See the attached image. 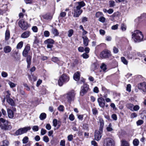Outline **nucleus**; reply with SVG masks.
<instances>
[{
    "label": "nucleus",
    "instance_id": "nucleus-1",
    "mask_svg": "<svg viewBox=\"0 0 146 146\" xmlns=\"http://www.w3.org/2000/svg\"><path fill=\"white\" fill-rule=\"evenodd\" d=\"M85 5V3L83 1L76 2L75 5L74 7V17H79L83 11L81 9V8Z\"/></svg>",
    "mask_w": 146,
    "mask_h": 146
},
{
    "label": "nucleus",
    "instance_id": "nucleus-2",
    "mask_svg": "<svg viewBox=\"0 0 146 146\" xmlns=\"http://www.w3.org/2000/svg\"><path fill=\"white\" fill-rule=\"evenodd\" d=\"M132 38L135 42H139L143 40V36L141 32L137 30L132 32Z\"/></svg>",
    "mask_w": 146,
    "mask_h": 146
},
{
    "label": "nucleus",
    "instance_id": "nucleus-3",
    "mask_svg": "<svg viewBox=\"0 0 146 146\" xmlns=\"http://www.w3.org/2000/svg\"><path fill=\"white\" fill-rule=\"evenodd\" d=\"M9 122L3 118H0V128L3 130L6 131L11 129V126L9 125Z\"/></svg>",
    "mask_w": 146,
    "mask_h": 146
},
{
    "label": "nucleus",
    "instance_id": "nucleus-4",
    "mask_svg": "<svg viewBox=\"0 0 146 146\" xmlns=\"http://www.w3.org/2000/svg\"><path fill=\"white\" fill-rule=\"evenodd\" d=\"M69 80V77L65 74H62L60 78L58 81L59 86H61L62 85L64 82H66Z\"/></svg>",
    "mask_w": 146,
    "mask_h": 146
},
{
    "label": "nucleus",
    "instance_id": "nucleus-5",
    "mask_svg": "<svg viewBox=\"0 0 146 146\" xmlns=\"http://www.w3.org/2000/svg\"><path fill=\"white\" fill-rule=\"evenodd\" d=\"M31 129V127L29 126L20 128L16 131L15 134L16 135H18L26 133Z\"/></svg>",
    "mask_w": 146,
    "mask_h": 146
},
{
    "label": "nucleus",
    "instance_id": "nucleus-6",
    "mask_svg": "<svg viewBox=\"0 0 146 146\" xmlns=\"http://www.w3.org/2000/svg\"><path fill=\"white\" fill-rule=\"evenodd\" d=\"M76 94L74 90H72L67 94L66 98L68 101L70 103L75 99Z\"/></svg>",
    "mask_w": 146,
    "mask_h": 146
},
{
    "label": "nucleus",
    "instance_id": "nucleus-7",
    "mask_svg": "<svg viewBox=\"0 0 146 146\" xmlns=\"http://www.w3.org/2000/svg\"><path fill=\"white\" fill-rule=\"evenodd\" d=\"M89 90V86L84 84L81 87V90L80 92V95L82 96L86 94Z\"/></svg>",
    "mask_w": 146,
    "mask_h": 146
},
{
    "label": "nucleus",
    "instance_id": "nucleus-8",
    "mask_svg": "<svg viewBox=\"0 0 146 146\" xmlns=\"http://www.w3.org/2000/svg\"><path fill=\"white\" fill-rule=\"evenodd\" d=\"M18 24L19 27L23 30H26L28 27L27 23L23 19L19 21Z\"/></svg>",
    "mask_w": 146,
    "mask_h": 146
},
{
    "label": "nucleus",
    "instance_id": "nucleus-9",
    "mask_svg": "<svg viewBox=\"0 0 146 146\" xmlns=\"http://www.w3.org/2000/svg\"><path fill=\"white\" fill-rule=\"evenodd\" d=\"M105 146H114L113 140L111 138H107L104 140Z\"/></svg>",
    "mask_w": 146,
    "mask_h": 146
},
{
    "label": "nucleus",
    "instance_id": "nucleus-10",
    "mask_svg": "<svg viewBox=\"0 0 146 146\" xmlns=\"http://www.w3.org/2000/svg\"><path fill=\"white\" fill-rule=\"evenodd\" d=\"M110 56L111 52L108 50H105L103 51L100 54V56L102 58H108Z\"/></svg>",
    "mask_w": 146,
    "mask_h": 146
},
{
    "label": "nucleus",
    "instance_id": "nucleus-11",
    "mask_svg": "<svg viewBox=\"0 0 146 146\" xmlns=\"http://www.w3.org/2000/svg\"><path fill=\"white\" fill-rule=\"evenodd\" d=\"M102 130H96L95 131L94 134V138L96 140L99 141L100 140L102 137Z\"/></svg>",
    "mask_w": 146,
    "mask_h": 146
},
{
    "label": "nucleus",
    "instance_id": "nucleus-12",
    "mask_svg": "<svg viewBox=\"0 0 146 146\" xmlns=\"http://www.w3.org/2000/svg\"><path fill=\"white\" fill-rule=\"evenodd\" d=\"M46 42L48 44L47 48H50V50H51V48L53 47V44L54 43L53 40L51 38L48 39L46 40Z\"/></svg>",
    "mask_w": 146,
    "mask_h": 146
},
{
    "label": "nucleus",
    "instance_id": "nucleus-13",
    "mask_svg": "<svg viewBox=\"0 0 146 146\" xmlns=\"http://www.w3.org/2000/svg\"><path fill=\"white\" fill-rule=\"evenodd\" d=\"M99 106L102 108H104L105 105V101L102 97H100L97 100Z\"/></svg>",
    "mask_w": 146,
    "mask_h": 146
},
{
    "label": "nucleus",
    "instance_id": "nucleus-14",
    "mask_svg": "<svg viewBox=\"0 0 146 146\" xmlns=\"http://www.w3.org/2000/svg\"><path fill=\"white\" fill-rule=\"evenodd\" d=\"M30 49V46L28 44L27 45L25 48L23 52V55L24 56L26 57L28 54V52Z\"/></svg>",
    "mask_w": 146,
    "mask_h": 146
},
{
    "label": "nucleus",
    "instance_id": "nucleus-15",
    "mask_svg": "<svg viewBox=\"0 0 146 146\" xmlns=\"http://www.w3.org/2000/svg\"><path fill=\"white\" fill-rule=\"evenodd\" d=\"M82 38L83 40V44L85 46H87L88 44L89 40L88 37L85 35L82 36Z\"/></svg>",
    "mask_w": 146,
    "mask_h": 146
},
{
    "label": "nucleus",
    "instance_id": "nucleus-16",
    "mask_svg": "<svg viewBox=\"0 0 146 146\" xmlns=\"http://www.w3.org/2000/svg\"><path fill=\"white\" fill-rule=\"evenodd\" d=\"M30 35V32L29 31H27L23 33L21 36L23 38H26L29 37Z\"/></svg>",
    "mask_w": 146,
    "mask_h": 146
},
{
    "label": "nucleus",
    "instance_id": "nucleus-17",
    "mask_svg": "<svg viewBox=\"0 0 146 146\" xmlns=\"http://www.w3.org/2000/svg\"><path fill=\"white\" fill-rule=\"evenodd\" d=\"M80 73L79 72H77L75 73L73 76V78L74 80L77 81L79 80L80 78Z\"/></svg>",
    "mask_w": 146,
    "mask_h": 146
},
{
    "label": "nucleus",
    "instance_id": "nucleus-18",
    "mask_svg": "<svg viewBox=\"0 0 146 146\" xmlns=\"http://www.w3.org/2000/svg\"><path fill=\"white\" fill-rule=\"evenodd\" d=\"M7 112L9 117L10 118H12L14 116L13 111L9 109H7Z\"/></svg>",
    "mask_w": 146,
    "mask_h": 146
},
{
    "label": "nucleus",
    "instance_id": "nucleus-19",
    "mask_svg": "<svg viewBox=\"0 0 146 146\" xmlns=\"http://www.w3.org/2000/svg\"><path fill=\"white\" fill-rule=\"evenodd\" d=\"M32 57L30 55L28 56L27 58V68H30V66L31 64V60Z\"/></svg>",
    "mask_w": 146,
    "mask_h": 146
},
{
    "label": "nucleus",
    "instance_id": "nucleus-20",
    "mask_svg": "<svg viewBox=\"0 0 146 146\" xmlns=\"http://www.w3.org/2000/svg\"><path fill=\"white\" fill-rule=\"evenodd\" d=\"M140 88H139L142 90L143 92H146V83L143 82L140 84Z\"/></svg>",
    "mask_w": 146,
    "mask_h": 146
},
{
    "label": "nucleus",
    "instance_id": "nucleus-21",
    "mask_svg": "<svg viewBox=\"0 0 146 146\" xmlns=\"http://www.w3.org/2000/svg\"><path fill=\"white\" fill-rule=\"evenodd\" d=\"M3 50L5 53H7L11 51V48L9 46H7L4 47Z\"/></svg>",
    "mask_w": 146,
    "mask_h": 146
},
{
    "label": "nucleus",
    "instance_id": "nucleus-22",
    "mask_svg": "<svg viewBox=\"0 0 146 146\" xmlns=\"http://www.w3.org/2000/svg\"><path fill=\"white\" fill-rule=\"evenodd\" d=\"M100 122V127L99 128V130H102L104 126V121L102 119H99Z\"/></svg>",
    "mask_w": 146,
    "mask_h": 146
},
{
    "label": "nucleus",
    "instance_id": "nucleus-23",
    "mask_svg": "<svg viewBox=\"0 0 146 146\" xmlns=\"http://www.w3.org/2000/svg\"><path fill=\"white\" fill-rule=\"evenodd\" d=\"M10 37V33L9 30H7L5 33V40H7Z\"/></svg>",
    "mask_w": 146,
    "mask_h": 146
},
{
    "label": "nucleus",
    "instance_id": "nucleus-24",
    "mask_svg": "<svg viewBox=\"0 0 146 146\" xmlns=\"http://www.w3.org/2000/svg\"><path fill=\"white\" fill-rule=\"evenodd\" d=\"M52 32L55 36H58L59 35V33L58 30L55 28H53L52 29Z\"/></svg>",
    "mask_w": 146,
    "mask_h": 146
},
{
    "label": "nucleus",
    "instance_id": "nucleus-25",
    "mask_svg": "<svg viewBox=\"0 0 146 146\" xmlns=\"http://www.w3.org/2000/svg\"><path fill=\"white\" fill-rule=\"evenodd\" d=\"M136 56V53L135 52H132L127 55V58L129 59H132L134 56Z\"/></svg>",
    "mask_w": 146,
    "mask_h": 146
},
{
    "label": "nucleus",
    "instance_id": "nucleus-26",
    "mask_svg": "<svg viewBox=\"0 0 146 146\" xmlns=\"http://www.w3.org/2000/svg\"><path fill=\"white\" fill-rule=\"evenodd\" d=\"M7 102L8 104H10L11 106H14L15 105V103L13 100L11 98L7 100Z\"/></svg>",
    "mask_w": 146,
    "mask_h": 146
},
{
    "label": "nucleus",
    "instance_id": "nucleus-27",
    "mask_svg": "<svg viewBox=\"0 0 146 146\" xmlns=\"http://www.w3.org/2000/svg\"><path fill=\"white\" fill-rule=\"evenodd\" d=\"M106 129L108 131H111L113 130L112 126L111 123H110L108 126L106 127Z\"/></svg>",
    "mask_w": 146,
    "mask_h": 146
},
{
    "label": "nucleus",
    "instance_id": "nucleus-28",
    "mask_svg": "<svg viewBox=\"0 0 146 146\" xmlns=\"http://www.w3.org/2000/svg\"><path fill=\"white\" fill-rule=\"evenodd\" d=\"M29 138L27 136L25 137L22 139V142L23 144H26L29 141Z\"/></svg>",
    "mask_w": 146,
    "mask_h": 146
},
{
    "label": "nucleus",
    "instance_id": "nucleus-29",
    "mask_svg": "<svg viewBox=\"0 0 146 146\" xmlns=\"http://www.w3.org/2000/svg\"><path fill=\"white\" fill-rule=\"evenodd\" d=\"M52 18V15L49 13L46 14V20H51Z\"/></svg>",
    "mask_w": 146,
    "mask_h": 146
},
{
    "label": "nucleus",
    "instance_id": "nucleus-30",
    "mask_svg": "<svg viewBox=\"0 0 146 146\" xmlns=\"http://www.w3.org/2000/svg\"><path fill=\"white\" fill-rule=\"evenodd\" d=\"M139 141L137 139H134L133 141V143L135 146H137L139 144Z\"/></svg>",
    "mask_w": 146,
    "mask_h": 146
},
{
    "label": "nucleus",
    "instance_id": "nucleus-31",
    "mask_svg": "<svg viewBox=\"0 0 146 146\" xmlns=\"http://www.w3.org/2000/svg\"><path fill=\"white\" fill-rule=\"evenodd\" d=\"M23 44V42L22 41L20 42L17 45V48L18 49H20L22 47Z\"/></svg>",
    "mask_w": 146,
    "mask_h": 146
},
{
    "label": "nucleus",
    "instance_id": "nucleus-32",
    "mask_svg": "<svg viewBox=\"0 0 146 146\" xmlns=\"http://www.w3.org/2000/svg\"><path fill=\"white\" fill-rule=\"evenodd\" d=\"M121 61L123 63L127 65L128 64V62L126 59L124 57H122L121 58Z\"/></svg>",
    "mask_w": 146,
    "mask_h": 146
},
{
    "label": "nucleus",
    "instance_id": "nucleus-33",
    "mask_svg": "<svg viewBox=\"0 0 146 146\" xmlns=\"http://www.w3.org/2000/svg\"><path fill=\"white\" fill-rule=\"evenodd\" d=\"M46 117V114L45 113H41L40 115V119L42 120L45 119Z\"/></svg>",
    "mask_w": 146,
    "mask_h": 146
},
{
    "label": "nucleus",
    "instance_id": "nucleus-34",
    "mask_svg": "<svg viewBox=\"0 0 146 146\" xmlns=\"http://www.w3.org/2000/svg\"><path fill=\"white\" fill-rule=\"evenodd\" d=\"M121 146H129V145L127 141L123 140Z\"/></svg>",
    "mask_w": 146,
    "mask_h": 146
},
{
    "label": "nucleus",
    "instance_id": "nucleus-35",
    "mask_svg": "<svg viewBox=\"0 0 146 146\" xmlns=\"http://www.w3.org/2000/svg\"><path fill=\"white\" fill-rule=\"evenodd\" d=\"M134 105L133 104H128L127 105V108L129 109L131 111H133V106Z\"/></svg>",
    "mask_w": 146,
    "mask_h": 146
},
{
    "label": "nucleus",
    "instance_id": "nucleus-36",
    "mask_svg": "<svg viewBox=\"0 0 146 146\" xmlns=\"http://www.w3.org/2000/svg\"><path fill=\"white\" fill-rule=\"evenodd\" d=\"M73 33L74 31L72 29L69 30L68 31V36L69 37H71L72 36L73 34Z\"/></svg>",
    "mask_w": 146,
    "mask_h": 146
},
{
    "label": "nucleus",
    "instance_id": "nucleus-37",
    "mask_svg": "<svg viewBox=\"0 0 146 146\" xmlns=\"http://www.w3.org/2000/svg\"><path fill=\"white\" fill-rule=\"evenodd\" d=\"M140 108V107L139 106L137 105H136L135 106H133V111H137Z\"/></svg>",
    "mask_w": 146,
    "mask_h": 146
},
{
    "label": "nucleus",
    "instance_id": "nucleus-38",
    "mask_svg": "<svg viewBox=\"0 0 146 146\" xmlns=\"http://www.w3.org/2000/svg\"><path fill=\"white\" fill-rule=\"evenodd\" d=\"M105 20H106L105 18L104 17H102V16L100 17L99 18V19H98V20L100 21L102 23L104 22L105 21Z\"/></svg>",
    "mask_w": 146,
    "mask_h": 146
},
{
    "label": "nucleus",
    "instance_id": "nucleus-39",
    "mask_svg": "<svg viewBox=\"0 0 146 146\" xmlns=\"http://www.w3.org/2000/svg\"><path fill=\"white\" fill-rule=\"evenodd\" d=\"M9 85L10 87L11 88L15 87L16 85V84H14L10 81L9 82Z\"/></svg>",
    "mask_w": 146,
    "mask_h": 146
},
{
    "label": "nucleus",
    "instance_id": "nucleus-40",
    "mask_svg": "<svg viewBox=\"0 0 146 146\" xmlns=\"http://www.w3.org/2000/svg\"><path fill=\"white\" fill-rule=\"evenodd\" d=\"M58 110L60 111H63L64 109V106L62 105H60L58 107Z\"/></svg>",
    "mask_w": 146,
    "mask_h": 146
},
{
    "label": "nucleus",
    "instance_id": "nucleus-41",
    "mask_svg": "<svg viewBox=\"0 0 146 146\" xmlns=\"http://www.w3.org/2000/svg\"><path fill=\"white\" fill-rule=\"evenodd\" d=\"M106 65L104 63H103L102 64V66L100 67L104 71H105L106 69Z\"/></svg>",
    "mask_w": 146,
    "mask_h": 146
},
{
    "label": "nucleus",
    "instance_id": "nucleus-42",
    "mask_svg": "<svg viewBox=\"0 0 146 146\" xmlns=\"http://www.w3.org/2000/svg\"><path fill=\"white\" fill-rule=\"evenodd\" d=\"M121 29L122 31H125L126 29V26L124 24L121 25Z\"/></svg>",
    "mask_w": 146,
    "mask_h": 146
},
{
    "label": "nucleus",
    "instance_id": "nucleus-43",
    "mask_svg": "<svg viewBox=\"0 0 146 146\" xmlns=\"http://www.w3.org/2000/svg\"><path fill=\"white\" fill-rule=\"evenodd\" d=\"M113 52L114 53H117L119 52L118 48L115 46H114L113 48Z\"/></svg>",
    "mask_w": 146,
    "mask_h": 146
},
{
    "label": "nucleus",
    "instance_id": "nucleus-44",
    "mask_svg": "<svg viewBox=\"0 0 146 146\" xmlns=\"http://www.w3.org/2000/svg\"><path fill=\"white\" fill-rule=\"evenodd\" d=\"M110 6V7H113L115 6V4L114 1H111L109 2Z\"/></svg>",
    "mask_w": 146,
    "mask_h": 146
},
{
    "label": "nucleus",
    "instance_id": "nucleus-45",
    "mask_svg": "<svg viewBox=\"0 0 146 146\" xmlns=\"http://www.w3.org/2000/svg\"><path fill=\"white\" fill-rule=\"evenodd\" d=\"M102 15V13L100 12H97L96 14V17L97 18L100 17Z\"/></svg>",
    "mask_w": 146,
    "mask_h": 146
},
{
    "label": "nucleus",
    "instance_id": "nucleus-46",
    "mask_svg": "<svg viewBox=\"0 0 146 146\" xmlns=\"http://www.w3.org/2000/svg\"><path fill=\"white\" fill-rule=\"evenodd\" d=\"M143 123V121L142 120H139L136 122L137 125H139L142 124Z\"/></svg>",
    "mask_w": 146,
    "mask_h": 146
},
{
    "label": "nucleus",
    "instance_id": "nucleus-47",
    "mask_svg": "<svg viewBox=\"0 0 146 146\" xmlns=\"http://www.w3.org/2000/svg\"><path fill=\"white\" fill-rule=\"evenodd\" d=\"M1 75L3 77L5 78L7 76L8 74L6 72L3 71L1 73Z\"/></svg>",
    "mask_w": 146,
    "mask_h": 146
},
{
    "label": "nucleus",
    "instance_id": "nucleus-48",
    "mask_svg": "<svg viewBox=\"0 0 146 146\" xmlns=\"http://www.w3.org/2000/svg\"><path fill=\"white\" fill-rule=\"evenodd\" d=\"M119 14V13L118 12H116L114 13L112 15L110 16L113 18L114 17L118 16Z\"/></svg>",
    "mask_w": 146,
    "mask_h": 146
},
{
    "label": "nucleus",
    "instance_id": "nucleus-49",
    "mask_svg": "<svg viewBox=\"0 0 146 146\" xmlns=\"http://www.w3.org/2000/svg\"><path fill=\"white\" fill-rule=\"evenodd\" d=\"M68 141H71L73 139V136L72 135H70L68 136Z\"/></svg>",
    "mask_w": 146,
    "mask_h": 146
},
{
    "label": "nucleus",
    "instance_id": "nucleus-50",
    "mask_svg": "<svg viewBox=\"0 0 146 146\" xmlns=\"http://www.w3.org/2000/svg\"><path fill=\"white\" fill-rule=\"evenodd\" d=\"M69 118L71 121H73L74 119V115L72 114L70 115L69 117Z\"/></svg>",
    "mask_w": 146,
    "mask_h": 146
},
{
    "label": "nucleus",
    "instance_id": "nucleus-51",
    "mask_svg": "<svg viewBox=\"0 0 146 146\" xmlns=\"http://www.w3.org/2000/svg\"><path fill=\"white\" fill-rule=\"evenodd\" d=\"M53 125L54 127L56 126L57 124V120L56 119H54L53 121Z\"/></svg>",
    "mask_w": 146,
    "mask_h": 146
},
{
    "label": "nucleus",
    "instance_id": "nucleus-52",
    "mask_svg": "<svg viewBox=\"0 0 146 146\" xmlns=\"http://www.w3.org/2000/svg\"><path fill=\"white\" fill-rule=\"evenodd\" d=\"M126 90L129 92L131 91V85L130 84H128L127 85Z\"/></svg>",
    "mask_w": 146,
    "mask_h": 146
},
{
    "label": "nucleus",
    "instance_id": "nucleus-53",
    "mask_svg": "<svg viewBox=\"0 0 146 146\" xmlns=\"http://www.w3.org/2000/svg\"><path fill=\"white\" fill-rule=\"evenodd\" d=\"M52 60L54 62H56L58 60V59L57 57H53L52 58Z\"/></svg>",
    "mask_w": 146,
    "mask_h": 146
},
{
    "label": "nucleus",
    "instance_id": "nucleus-54",
    "mask_svg": "<svg viewBox=\"0 0 146 146\" xmlns=\"http://www.w3.org/2000/svg\"><path fill=\"white\" fill-rule=\"evenodd\" d=\"M66 15V13L65 12H62L60 14V17H64Z\"/></svg>",
    "mask_w": 146,
    "mask_h": 146
},
{
    "label": "nucleus",
    "instance_id": "nucleus-55",
    "mask_svg": "<svg viewBox=\"0 0 146 146\" xmlns=\"http://www.w3.org/2000/svg\"><path fill=\"white\" fill-rule=\"evenodd\" d=\"M82 56L84 58H85V59L87 58H88L89 57L88 55L87 54H86V53H84L82 55Z\"/></svg>",
    "mask_w": 146,
    "mask_h": 146
},
{
    "label": "nucleus",
    "instance_id": "nucleus-56",
    "mask_svg": "<svg viewBox=\"0 0 146 146\" xmlns=\"http://www.w3.org/2000/svg\"><path fill=\"white\" fill-rule=\"evenodd\" d=\"M32 30L34 32L36 33L38 31V28L36 26H33L32 27Z\"/></svg>",
    "mask_w": 146,
    "mask_h": 146
},
{
    "label": "nucleus",
    "instance_id": "nucleus-57",
    "mask_svg": "<svg viewBox=\"0 0 146 146\" xmlns=\"http://www.w3.org/2000/svg\"><path fill=\"white\" fill-rule=\"evenodd\" d=\"M33 130L35 131H37L38 130V127L37 126H34L32 128Z\"/></svg>",
    "mask_w": 146,
    "mask_h": 146
},
{
    "label": "nucleus",
    "instance_id": "nucleus-58",
    "mask_svg": "<svg viewBox=\"0 0 146 146\" xmlns=\"http://www.w3.org/2000/svg\"><path fill=\"white\" fill-rule=\"evenodd\" d=\"M78 50L79 52H82L84 51V49L83 47L82 46H80L78 48Z\"/></svg>",
    "mask_w": 146,
    "mask_h": 146
},
{
    "label": "nucleus",
    "instance_id": "nucleus-59",
    "mask_svg": "<svg viewBox=\"0 0 146 146\" xmlns=\"http://www.w3.org/2000/svg\"><path fill=\"white\" fill-rule=\"evenodd\" d=\"M137 115L135 113H132L131 115V118H134L137 117Z\"/></svg>",
    "mask_w": 146,
    "mask_h": 146
},
{
    "label": "nucleus",
    "instance_id": "nucleus-60",
    "mask_svg": "<svg viewBox=\"0 0 146 146\" xmlns=\"http://www.w3.org/2000/svg\"><path fill=\"white\" fill-rule=\"evenodd\" d=\"M118 27V25L116 24L115 25L111 27V29L112 30H116L117 29Z\"/></svg>",
    "mask_w": 146,
    "mask_h": 146
},
{
    "label": "nucleus",
    "instance_id": "nucleus-61",
    "mask_svg": "<svg viewBox=\"0 0 146 146\" xmlns=\"http://www.w3.org/2000/svg\"><path fill=\"white\" fill-rule=\"evenodd\" d=\"M94 92L96 93H98L99 92L98 88L97 87H95L93 90Z\"/></svg>",
    "mask_w": 146,
    "mask_h": 146
},
{
    "label": "nucleus",
    "instance_id": "nucleus-62",
    "mask_svg": "<svg viewBox=\"0 0 146 146\" xmlns=\"http://www.w3.org/2000/svg\"><path fill=\"white\" fill-rule=\"evenodd\" d=\"M60 145L62 146H65V141L64 140H62L61 141Z\"/></svg>",
    "mask_w": 146,
    "mask_h": 146
},
{
    "label": "nucleus",
    "instance_id": "nucleus-63",
    "mask_svg": "<svg viewBox=\"0 0 146 146\" xmlns=\"http://www.w3.org/2000/svg\"><path fill=\"white\" fill-rule=\"evenodd\" d=\"M99 31L100 35H104L105 33V31L104 30L100 29Z\"/></svg>",
    "mask_w": 146,
    "mask_h": 146
},
{
    "label": "nucleus",
    "instance_id": "nucleus-64",
    "mask_svg": "<svg viewBox=\"0 0 146 146\" xmlns=\"http://www.w3.org/2000/svg\"><path fill=\"white\" fill-rule=\"evenodd\" d=\"M91 144L94 146H98L97 143L95 141H91Z\"/></svg>",
    "mask_w": 146,
    "mask_h": 146
}]
</instances>
